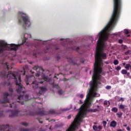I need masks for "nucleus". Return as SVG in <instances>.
<instances>
[{
  "instance_id": "58",
  "label": "nucleus",
  "mask_w": 131,
  "mask_h": 131,
  "mask_svg": "<svg viewBox=\"0 0 131 131\" xmlns=\"http://www.w3.org/2000/svg\"><path fill=\"white\" fill-rule=\"evenodd\" d=\"M127 36H128V37L129 36V35H127Z\"/></svg>"
},
{
  "instance_id": "11",
  "label": "nucleus",
  "mask_w": 131,
  "mask_h": 131,
  "mask_svg": "<svg viewBox=\"0 0 131 131\" xmlns=\"http://www.w3.org/2000/svg\"><path fill=\"white\" fill-rule=\"evenodd\" d=\"M40 91L39 92V94H40V95L43 94L46 91H47V89L45 87H40Z\"/></svg>"
},
{
  "instance_id": "6",
  "label": "nucleus",
  "mask_w": 131,
  "mask_h": 131,
  "mask_svg": "<svg viewBox=\"0 0 131 131\" xmlns=\"http://www.w3.org/2000/svg\"><path fill=\"white\" fill-rule=\"evenodd\" d=\"M9 92H10V93H11V94H9V93L7 92L4 93V97L3 98V101H2V102L3 104H4L5 103H10V101H9V100H8V96H10V97H12V93H13V89L10 88Z\"/></svg>"
},
{
  "instance_id": "59",
  "label": "nucleus",
  "mask_w": 131,
  "mask_h": 131,
  "mask_svg": "<svg viewBox=\"0 0 131 131\" xmlns=\"http://www.w3.org/2000/svg\"><path fill=\"white\" fill-rule=\"evenodd\" d=\"M106 63V64H108V62H105Z\"/></svg>"
},
{
  "instance_id": "32",
  "label": "nucleus",
  "mask_w": 131,
  "mask_h": 131,
  "mask_svg": "<svg viewBox=\"0 0 131 131\" xmlns=\"http://www.w3.org/2000/svg\"><path fill=\"white\" fill-rule=\"evenodd\" d=\"M39 75H40V73H38L36 74V76L37 77H38V76H39Z\"/></svg>"
},
{
  "instance_id": "38",
  "label": "nucleus",
  "mask_w": 131,
  "mask_h": 131,
  "mask_svg": "<svg viewBox=\"0 0 131 131\" xmlns=\"http://www.w3.org/2000/svg\"><path fill=\"white\" fill-rule=\"evenodd\" d=\"M50 113L51 114H54V113H55V112L54 111H52V112H50Z\"/></svg>"
},
{
  "instance_id": "56",
  "label": "nucleus",
  "mask_w": 131,
  "mask_h": 131,
  "mask_svg": "<svg viewBox=\"0 0 131 131\" xmlns=\"http://www.w3.org/2000/svg\"><path fill=\"white\" fill-rule=\"evenodd\" d=\"M97 107H98V108H99V107H100V106L98 105Z\"/></svg>"
},
{
  "instance_id": "60",
  "label": "nucleus",
  "mask_w": 131,
  "mask_h": 131,
  "mask_svg": "<svg viewBox=\"0 0 131 131\" xmlns=\"http://www.w3.org/2000/svg\"><path fill=\"white\" fill-rule=\"evenodd\" d=\"M40 123H42V122H40Z\"/></svg>"
},
{
  "instance_id": "8",
  "label": "nucleus",
  "mask_w": 131,
  "mask_h": 131,
  "mask_svg": "<svg viewBox=\"0 0 131 131\" xmlns=\"http://www.w3.org/2000/svg\"><path fill=\"white\" fill-rule=\"evenodd\" d=\"M44 81H47L48 82H50V79H48V77L46 76V75H42V79L41 81H39V83L42 84L44 82Z\"/></svg>"
},
{
  "instance_id": "51",
  "label": "nucleus",
  "mask_w": 131,
  "mask_h": 131,
  "mask_svg": "<svg viewBox=\"0 0 131 131\" xmlns=\"http://www.w3.org/2000/svg\"><path fill=\"white\" fill-rule=\"evenodd\" d=\"M66 131H71L70 129H68Z\"/></svg>"
},
{
  "instance_id": "49",
  "label": "nucleus",
  "mask_w": 131,
  "mask_h": 131,
  "mask_svg": "<svg viewBox=\"0 0 131 131\" xmlns=\"http://www.w3.org/2000/svg\"><path fill=\"white\" fill-rule=\"evenodd\" d=\"M8 85H10V82L8 83Z\"/></svg>"
},
{
  "instance_id": "54",
  "label": "nucleus",
  "mask_w": 131,
  "mask_h": 131,
  "mask_svg": "<svg viewBox=\"0 0 131 131\" xmlns=\"http://www.w3.org/2000/svg\"><path fill=\"white\" fill-rule=\"evenodd\" d=\"M57 89H59V86H58V85L57 86Z\"/></svg>"
},
{
  "instance_id": "16",
  "label": "nucleus",
  "mask_w": 131,
  "mask_h": 131,
  "mask_svg": "<svg viewBox=\"0 0 131 131\" xmlns=\"http://www.w3.org/2000/svg\"><path fill=\"white\" fill-rule=\"evenodd\" d=\"M63 93H64V92L62 91V90L59 89L58 90V93L59 94V95H62L63 94Z\"/></svg>"
},
{
  "instance_id": "43",
  "label": "nucleus",
  "mask_w": 131,
  "mask_h": 131,
  "mask_svg": "<svg viewBox=\"0 0 131 131\" xmlns=\"http://www.w3.org/2000/svg\"><path fill=\"white\" fill-rule=\"evenodd\" d=\"M117 131H122V130H121V129H118Z\"/></svg>"
},
{
  "instance_id": "45",
  "label": "nucleus",
  "mask_w": 131,
  "mask_h": 131,
  "mask_svg": "<svg viewBox=\"0 0 131 131\" xmlns=\"http://www.w3.org/2000/svg\"><path fill=\"white\" fill-rule=\"evenodd\" d=\"M126 74H127V75L128 76V75H129V73H127H127H126Z\"/></svg>"
},
{
  "instance_id": "9",
  "label": "nucleus",
  "mask_w": 131,
  "mask_h": 131,
  "mask_svg": "<svg viewBox=\"0 0 131 131\" xmlns=\"http://www.w3.org/2000/svg\"><path fill=\"white\" fill-rule=\"evenodd\" d=\"M93 128L95 131H102V126L101 125H93Z\"/></svg>"
},
{
  "instance_id": "21",
  "label": "nucleus",
  "mask_w": 131,
  "mask_h": 131,
  "mask_svg": "<svg viewBox=\"0 0 131 131\" xmlns=\"http://www.w3.org/2000/svg\"><path fill=\"white\" fill-rule=\"evenodd\" d=\"M102 124H103L104 127H106V125H107V122H106L105 121H103Z\"/></svg>"
},
{
  "instance_id": "48",
  "label": "nucleus",
  "mask_w": 131,
  "mask_h": 131,
  "mask_svg": "<svg viewBox=\"0 0 131 131\" xmlns=\"http://www.w3.org/2000/svg\"><path fill=\"white\" fill-rule=\"evenodd\" d=\"M124 126H127V124H125V125H123Z\"/></svg>"
},
{
  "instance_id": "20",
  "label": "nucleus",
  "mask_w": 131,
  "mask_h": 131,
  "mask_svg": "<svg viewBox=\"0 0 131 131\" xmlns=\"http://www.w3.org/2000/svg\"><path fill=\"white\" fill-rule=\"evenodd\" d=\"M126 73H127V71H126V70H123L122 71V74H126Z\"/></svg>"
},
{
  "instance_id": "28",
  "label": "nucleus",
  "mask_w": 131,
  "mask_h": 131,
  "mask_svg": "<svg viewBox=\"0 0 131 131\" xmlns=\"http://www.w3.org/2000/svg\"><path fill=\"white\" fill-rule=\"evenodd\" d=\"M28 95H26L25 96V98H26V101H28Z\"/></svg>"
},
{
  "instance_id": "30",
  "label": "nucleus",
  "mask_w": 131,
  "mask_h": 131,
  "mask_svg": "<svg viewBox=\"0 0 131 131\" xmlns=\"http://www.w3.org/2000/svg\"><path fill=\"white\" fill-rule=\"evenodd\" d=\"M121 69V67H120L119 66L117 67L116 68V70H118V71L120 70Z\"/></svg>"
},
{
  "instance_id": "36",
  "label": "nucleus",
  "mask_w": 131,
  "mask_h": 131,
  "mask_svg": "<svg viewBox=\"0 0 131 131\" xmlns=\"http://www.w3.org/2000/svg\"><path fill=\"white\" fill-rule=\"evenodd\" d=\"M43 111H42V112H40L39 113H37V114H41V115H42V114H43Z\"/></svg>"
},
{
  "instance_id": "34",
  "label": "nucleus",
  "mask_w": 131,
  "mask_h": 131,
  "mask_svg": "<svg viewBox=\"0 0 131 131\" xmlns=\"http://www.w3.org/2000/svg\"><path fill=\"white\" fill-rule=\"evenodd\" d=\"M84 95L83 94H81L80 95V98H81V99H82V98H83V97H84Z\"/></svg>"
},
{
  "instance_id": "22",
  "label": "nucleus",
  "mask_w": 131,
  "mask_h": 131,
  "mask_svg": "<svg viewBox=\"0 0 131 131\" xmlns=\"http://www.w3.org/2000/svg\"><path fill=\"white\" fill-rule=\"evenodd\" d=\"M124 33H125L126 34H128V33H129V31H128V30L127 29H125L124 30Z\"/></svg>"
},
{
  "instance_id": "3",
  "label": "nucleus",
  "mask_w": 131,
  "mask_h": 131,
  "mask_svg": "<svg viewBox=\"0 0 131 131\" xmlns=\"http://www.w3.org/2000/svg\"><path fill=\"white\" fill-rule=\"evenodd\" d=\"M1 75L4 78L7 77L8 79L14 78L15 80V83L16 84V91L18 94L19 95L17 96V102L18 103H21L22 99H23V95L22 94L25 93V88L22 86V84H21V74L20 73H16L14 72H3L1 73Z\"/></svg>"
},
{
  "instance_id": "27",
  "label": "nucleus",
  "mask_w": 131,
  "mask_h": 131,
  "mask_svg": "<svg viewBox=\"0 0 131 131\" xmlns=\"http://www.w3.org/2000/svg\"><path fill=\"white\" fill-rule=\"evenodd\" d=\"M62 110V111H68V110H70V109L68 108H63Z\"/></svg>"
},
{
  "instance_id": "18",
  "label": "nucleus",
  "mask_w": 131,
  "mask_h": 131,
  "mask_svg": "<svg viewBox=\"0 0 131 131\" xmlns=\"http://www.w3.org/2000/svg\"><path fill=\"white\" fill-rule=\"evenodd\" d=\"M22 125H24V126H28V123L26 122H23L21 123Z\"/></svg>"
},
{
  "instance_id": "7",
  "label": "nucleus",
  "mask_w": 131,
  "mask_h": 131,
  "mask_svg": "<svg viewBox=\"0 0 131 131\" xmlns=\"http://www.w3.org/2000/svg\"><path fill=\"white\" fill-rule=\"evenodd\" d=\"M19 112H20L17 110L11 111L9 114V116L10 117H15V116H18V115H19Z\"/></svg>"
},
{
  "instance_id": "61",
  "label": "nucleus",
  "mask_w": 131,
  "mask_h": 131,
  "mask_svg": "<svg viewBox=\"0 0 131 131\" xmlns=\"http://www.w3.org/2000/svg\"><path fill=\"white\" fill-rule=\"evenodd\" d=\"M84 61H83V62H82V63H84Z\"/></svg>"
},
{
  "instance_id": "4",
  "label": "nucleus",
  "mask_w": 131,
  "mask_h": 131,
  "mask_svg": "<svg viewBox=\"0 0 131 131\" xmlns=\"http://www.w3.org/2000/svg\"><path fill=\"white\" fill-rule=\"evenodd\" d=\"M23 37H24V39L23 40V43L21 44H18L16 45L15 44H10L8 45L5 41L1 40L0 41V53H3L4 51H6V50H9V51H14L16 52L17 50H18V48L20 47V46H22L25 42H26V40L28 38H31V34L28 33H25L23 35Z\"/></svg>"
},
{
  "instance_id": "13",
  "label": "nucleus",
  "mask_w": 131,
  "mask_h": 131,
  "mask_svg": "<svg viewBox=\"0 0 131 131\" xmlns=\"http://www.w3.org/2000/svg\"><path fill=\"white\" fill-rule=\"evenodd\" d=\"M17 107V104L16 103L13 102V99L11 100V104H10V108H16Z\"/></svg>"
},
{
  "instance_id": "31",
  "label": "nucleus",
  "mask_w": 131,
  "mask_h": 131,
  "mask_svg": "<svg viewBox=\"0 0 131 131\" xmlns=\"http://www.w3.org/2000/svg\"><path fill=\"white\" fill-rule=\"evenodd\" d=\"M106 90H110V89H111V86H106Z\"/></svg>"
},
{
  "instance_id": "55",
  "label": "nucleus",
  "mask_w": 131,
  "mask_h": 131,
  "mask_svg": "<svg viewBox=\"0 0 131 131\" xmlns=\"http://www.w3.org/2000/svg\"><path fill=\"white\" fill-rule=\"evenodd\" d=\"M94 124H97V122H95V123H94Z\"/></svg>"
},
{
  "instance_id": "25",
  "label": "nucleus",
  "mask_w": 131,
  "mask_h": 131,
  "mask_svg": "<svg viewBox=\"0 0 131 131\" xmlns=\"http://www.w3.org/2000/svg\"><path fill=\"white\" fill-rule=\"evenodd\" d=\"M125 55H129L130 54V51L128 50V51L125 52Z\"/></svg>"
},
{
  "instance_id": "1",
  "label": "nucleus",
  "mask_w": 131,
  "mask_h": 131,
  "mask_svg": "<svg viewBox=\"0 0 131 131\" xmlns=\"http://www.w3.org/2000/svg\"><path fill=\"white\" fill-rule=\"evenodd\" d=\"M121 10V4H114V10L112 17L106 26L99 33L95 52V62L94 64V73L92 82L101 84L102 80V66L103 60L107 58L106 41L110 37V32L114 28Z\"/></svg>"
},
{
  "instance_id": "41",
  "label": "nucleus",
  "mask_w": 131,
  "mask_h": 131,
  "mask_svg": "<svg viewBox=\"0 0 131 131\" xmlns=\"http://www.w3.org/2000/svg\"><path fill=\"white\" fill-rule=\"evenodd\" d=\"M79 104H82V101H81V100H80Z\"/></svg>"
},
{
  "instance_id": "26",
  "label": "nucleus",
  "mask_w": 131,
  "mask_h": 131,
  "mask_svg": "<svg viewBox=\"0 0 131 131\" xmlns=\"http://www.w3.org/2000/svg\"><path fill=\"white\" fill-rule=\"evenodd\" d=\"M31 129H22L21 131H31Z\"/></svg>"
},
{
  "instance_id": "35",
  "label": "nucleus",
  "mask_w": 131,
  "mask_h": 131,
  "mask_svg": "<svg viewBox=\"0 0 131 131\" xmlns=\"http://www.w3.org/2000/svg\"><path fill=\"white\" fill-rule=\"evenodd\" d=\"M122 41H123V40H122V39H119V43H122Z\"/></svg>"
},
{
  "instance_id": "37",
  "label": "nucleus",
  "mask_w": 131,
  "mask_h": 131,
  "mask_svg": "<svg viewBox=\"0 0 131 131\" xmlns=\"http://www.w3.org/2000/svg\"><path fill=\"white\" fill-rule=\"evenodd\" d=\"M126 129H127V130L129 131V130H130V128H129V127L128 126V127H127Z\"/></svg>"
},
{
  "instance_id": "62",
  "label": "nucleus",
  "mask_w": 131,
  "mask_h": 131,
  "mask_svg": "<svg viewBox=\"0 0 131 131\" xmlns=\"http://www.w3.org/2000/svg\"><path fill=\"white\" fill-rule=\"evenodd\" d=\"M27 84H29V83H27Z\"/></svg>"
},
{
  "instance_id": "29",
  "label": "nucleus",
  "mask_w": 131,
  "mask_h": 131,
  "mask_svg": "<svg viewBox=\"0 0 131 131\" xmlns=\"http://www.w3.org/2000/svg\"><path fill=\"white\" fill-rule=\"evenodd\" d=\"M38 68V66H35L34 68H33V70H37Z\"/></svg>"
},
{
  "instance_id": "10",
  "label": "nucleus",
  "mask_w": 131,
  "mask_h": 131,
  "mask_svg": "<svg viewBox=\"0 0 131 131\" xmlns=\"http://www.w3.org/2000/svg\"><path fill=\"white\" fill-rule=\"evenodd\" d=\"M34 90H36L38 88V83L36 81H34L31 85Z\"/></svg>"
},
{
  "instance_id": "2",
  "label": "nucleus",
  "mask_w": 131,
  "mask_h": 131,
  "mask_svg": "<svg viewBox=\"0 0 131 131\" xmlns=\"http://www.w3.org/2000/svg\"><path fill=\"white\" fill-rule=\"evenodd\" d=\"M99 84H100L99 83L91 82L90 89L87 94L84 104L79 108V112L76 116L74 121L68 128L70 131H75L76 128H78V126L80 125V123L82 121V119L85 116L88 112H98L99 111L97 108L90 110V107L92 105L93 98H94V97H100V94L97 93Z\"/></svg>"
},
{
  "instance_id": "42",
  "label": "nucleus",
  "mask_w": 131,
  "mask_h": 131,
  "mask_svg": "<svg viewBox=\"0 0 131 131\" xmlns=\"http://www.w3.org/2000/svg\"><path fill=\"white\" fill-rule=\"evenodd\" d=\"M78 50H79V47H77L76 51H78Z\"/></svg>"
},
{
  "instance_id": "5",
  "label": "nucleus",
  "mask_w": 131,
  "mask_h": 131,
  "mask_svg": "<svg viewBox=\"0 0 131 131\" xmlns=\"http://www.w3.org/2000/svg\"><path fill=\"white\" fill-rule=\"evenodd\" d=\"M18 17L19 23L23 24V27L24 28L27 29V27H30V25H31V23L27 14L23 12H19L18 13Z\"/></svg>"
},
{
  "instance_id": "44",
  "label": "nucleus",
  "mask_w": 131,
  "mask_h": 131,
  "mask_svg": "<svg viewBox=\"0 0 131 131\" xmlns=\"http://www.w3.org/2000/svg\"><path fill=\"white\" fill-rule=\"evenodd\" d=\"M123 66H125V62H124V63H123Z\"/></svg>"
},
{
  "instance_id": "17",
  "label": "nucleus",
  "mask_w": 131,
  "mask_h": 131,
  "mask_svg": "<svg viewBox=\"0 0 131 131\" xmlns=\"http://www.w3.org/2000/svg\"><path fill=\"white\" fill-rule=\"evenodd\" d=\"M124 108H125V105H124L123 104H121L119 105L120 109H124Z\"/></svg>"
},
{
  "instance_id": "15",
  "label": "nucleus",
  "mask_w": 131,
  "mask_h": 131,
  "mask_svg": "<svg viewBox=\"0 0 131 131\" xmlns=\"http://www.w3.org/2000/svg\"><path fill=\"white\" fill-rule=\"evenodd\" d=\"M118 110L117 109V107H114L112 109V111L113 112H115V113H116Z\"/></svg>"
},
{
  "instance_id": "46",
  "label": "nucleus",
  "mask_w": 131,
  "mask_h": 131,
  "mask_svg": "<svg viewBox=\"0 0 131 131\" xmlns=\"http://www.w3.org/2000/svg\"><path fill=\"white\" fill-rule=\"evenodd\" d=\"M26 74V73H25V71H24V73H23V75H25Z\"/></svg>"
},
{
  "instance_id": "12",
  "label": "nucleus",
  "mask_w": 131,
  "mask_h": 131,
  "mask_svg": "<svg viewBox=\"0 0 131 131\" xmlns=\"http://www.w3.org/2000/svg\"><path fill=\"white\" fill-rule=\"evenodd\" d=\"M110 125L112 127H116V125H117V122L115 121H113L111 122Z\"/></svg>"
},
{
  "instance_id": "47",
  "label": "nucleus",
  "mask_w": 131,
  "mask_h": 131,
  "mask_svg": "<svg viewBox=\"0 0 131 131\" xmlns=\"http://www.w3.org/2000/svg\"><path fill=\"white\" fill-rule=\"evenodd\" d=\"M21 105H23V104H24V102H22L21 103Z\"/></svg>"
},
{
  "instance_id": "50",
  "label": "nucleus",
  "mask_w": 131,
  "mask_h": 131,
  "mask_svg": "<svg viewBox=\"0 0 131 131\" xmlns=\"http://www.w3.org/2000/svg\"><path fill=\"white\" fill-rule=\"evenodd\" d=\"M30 115H33V114H32L31 113L29 114Z\"/></svg>"
},
{
  "instance_id": "33",
  "label": "nucleus",
  "mask_w": 131,
  "mask_h": 131,
  "mask_svg": "<svg viewBox=\"0 0 131 131\" xmlns=\"http://www.w3.org/2000/svg\"><path fill=\"white\" fill-rule=\"evenodd\" d=\"M119 101H122V102H123V101H124V98L121 97L120 99L119 100Z\"/></svg>"
},
{
  "instance_id": "52",
  "label": "nucleus",
  "mask_w": 131,
  "mask_h": 131,
  "mask_svg": "<svg viewBox=\"0 0 131 131\" xmlns=\"http://www.w3.org/2000/svg\"><path fill=\"white\" fill-rule=\"evenodd\" d=\"M54 78H57V76H55Z\"/></svg>"
},
{
  "instance_id": "53",
  "label": "nucleus",
  "mask_w": 131,
  "mask_h": 131,
  "mask_svg": "<svg viewBox=\"0 0 131 131\" xmlns=\"http://www.w3.org/2000/svg\"><path fill=\"white\" fill-rule=\"evenodd\" d=\"M75 109H76V106L74 107V110H75Z\"/></svg>"
},
{
  "instance_id": "24",
  "label": "nucleus",
  "mask_w": 131,
  "mask_h": 131,
  "mask_svg": "<svg viewBox=\"0 0 131 131\" xmlns=\"http://www.w3.org/2000/svg\"><path fill=\"white\" fill-rule=\"evenodd\" d=\"M117 115L120 118V117H121V116H122V113H117Z\"/></svg>"
},
{
  "instance_id": "39",
  "label": "nucleus",
  "mask_w": 131,
  "mask_h": 131,
  "mask_svg": "<svg viewBox=\"0 0 131 131\" xmlns=\"http://www.w3.org/2000/svg\"><path fill=\"white\" fill-rule=\"evenodd\" d=\"M3 116V112H0V117L1 116Z\"/></svg>"
},
{
  "instance_id": "57",
  "label": "nucleus",
  "mask_w": 131,
  "mask_h": 131,
  "mask_svg": "<svg viewBox=\"0 0 131 131\" xmlns=\"http://www.w3.org/2000/svg\"><path fill=\"white\" fill-rule=\"evenodd\" d=\"M90 73H92V71H90Z\"/></svg>"
},
{
  "instance_id": "14",
  "label": "nucleus",
  "mask_w": 131,
  "mask_h": 131,
  "mask_svg": "<svg viewBox=\"0 0 131 131\" xmlns=\"http://www.w3.org/2000/svg\"><path fill=\"white\" fill-rule=\"evenodd\" d=\"M104 105L105 106H107V107H109V106L110 105V102H109V101L105 100L104 102Z\"/></svg>"
},
{
  "instance_id": "40",
  "label": "nucleus",
  "mask_w": 131,
  "mask_h": 131,
  "mask_svg": "<svg viewBox=\"0 0 131 131\" xmlns=\"http://www.w3.org/2000/svg\"><path fill=\"white\" fill-rule=\"evenodd\" d=\"M70 118H71V115H69V116L68 117V119H70Z\"/></svg>"
},
{
  "instance_id": "19",
  "label": "nucleus",
  "mask_w": 131,
  "mask_h": 131,
  "mask_svg": "<svg viewBox=\"0 0 131 131\" xmlns=\"http://www.w3.org/2000/svg\"><path fill=\"white\" fill-rule=\"evenodd\" d=\"M114 65H118V60L117 59H116L114 61Z\"/></svg>"
},
{
  "instance_id": "23",
  "label": "nucleus",
  "mask_w": 131,
  "mask_h": 131,
  "mask_svg": "<svg viewBox=\"0 0 131 131\" xmlns=\"http://www.w3.org/2000/svg\"><path fill=\"white\" fill-rule=\"evenodd\" d=\"M5 66H6V68H7V69L8 70H9V69H10V68L9 67V66H10V65H9V63H6V64H5Z\"/></svg>"
}]
</instances>
